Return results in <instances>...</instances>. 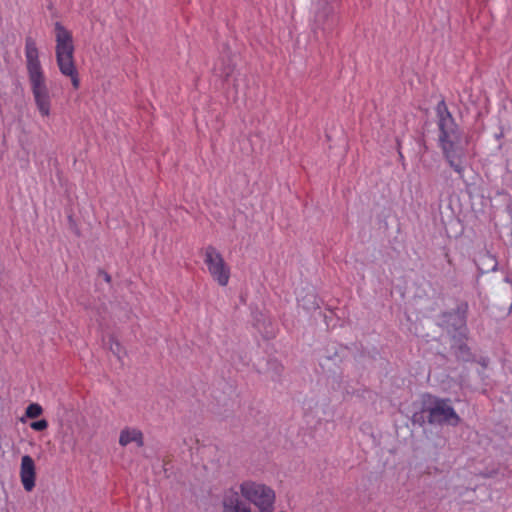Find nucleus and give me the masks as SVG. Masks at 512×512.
Instances as JSON below:
<instances>
[{"label":"nucleus","instance_id":"nucleus-1","mask_svg":"<svg viewBox=\"0 0 512 512\" xmlns=\"http://www.w3.org/2000/svg\"><path fill=\"white\" fill-rule=\"evenodd\" d=\"M24 54L28 82L36 108L41 116L47 117L51 113L52 96L39 59V50L36 41L31 36L25 39Z\"/></svg>","mask_w":512,"mask_h":512},{"label":"nucleus","instance_id":"nucleus-2","mask_svg":"<svg viewBox=\"0 0 512 512\" xmlns=\"http://www.w3.org/2000/svg\"><path fill=\"white\" fill-rule=\"evenodd\" d=\"M55 56L60 73L70 78L74 89L80 87L79 73L74 61V43L72 33L60 22L54 25Z\"/></svg>","mask_w":512,"mask_h":512},{"label":"nucleus","instance_id":"nucleus-3","mask_svg":"<svg viewBox=\"0 0 512 512\" xmlns=\"http://www.w3.org/2000/svg\"><path fill=\"white\" fill-rule=\"evenodd\" d=\"M462 130H441L439 141L445 159L450 167L463 178L465 171L467 137L463 136Z\"/></svg>","mask_w":512,"mask_h":512},{"label":"nucleus","instance_id":"nucleus-4","mask_svg":"<svg viewBox=\"0 0 512 512\" xmlns=\"http://www.w3.org/2000/svg\"><path fill=\"white\" fill-rule=\"evenodd\" d=\"M241 496L253 504L258 512H273L276 494L268 485L254 480H244L239 485Z\"/></svg>","mask_w":512,"mask_h":512},{"label":"nucleus","instance_id":"nucleus-5","mask_svg":"<svg viewBox=\"0 0 512 512\" xmlns=\"http://www.w3.org/2000/svg\"><path fill=\"white\" fill-rule=\"evenodd\" d=\"M203 261L211 278L219 286H227L231 277V267L221 252L216 247L208 245L203 250Z\"/></svg>","mask_w":512,"mask_h":512},{"label":"nucleus","instance_id":"nucleus-6","mask_svg":"<svg viewBox=\"0 0 512 512\" xmlns=\"http://www.w3.org/2000/svg\"><path fill=\"white\" fill-rule=\"evenodd\" d=\"M215 75L220 78L227 88L232 87L235 94L243 92L247 86V77L235 68L232 58L220 59L214 68Z\"/></svg>","mask_w":512,"mask_h":512},{"label":"nucleus","instance_id":"nucleus-7","mask_svg":"<svg viewBox=\"0 0 512 512\" xmlns=\"http://www.w3.org/2000/svg\"><path fill=\"white\" fill-rule=\"evenodd\" d=\"M428 420L430 423L457 425L460 418L450 405L449 400L436 399L433 406L428 409Z\"/></svg>","mask_w":512,"mask_h":512},{"label":"nucleus","instance_id":"nucleus-8","mask_svg":"<svg viewBox=\"0 0 512 512\" xmlns=\"http://www.w3.org/2000/svg\"><path fill=\"white\" fill-rule=\"evenodd\" d=\"M221 508V512H252L250 504L243 501L239 492L234 488L224 491Z\"/></svg>","mask_w":512,"mask_h":512},{"label":"nucleus","instance_id":"nucleus-9","mask_svg":"<svg viewBox=\"0 0 512 512\" xmlns=\"http://www.w3.org/2000/svg\"><path fill=\"white\" fill-rule=\"evenodd\" d=\"M20 479L25 491L30 492L35 487L36 469L31 456L24 455L21 459Z\"/></svg>","mask_w":512,"mask_h":512},{"label":"nucleus","instance_id":"nucleus-10","mask_svg":"<svg viewBox=\"0 0 512 512\" xmlns=\"http://www.w3.org/2000/svg\"><path fill=\"white\" fill-rule=\"evenodd\" d=\"M434 114L438 128H453L458 125L444 99L438 101L434 108Z\"/></svg>","mask_w":512,"mask_h":512},{"label":"nucleus","instance_id":"nucleus-11","mask_svg":"<svg viewBox=\"0 0 512 512\" xmlns=\"http://www.w3.org/2000/svg\"><path fill=\"white\" fill-rule=\"evenodd\" d=\"M131 443H135L138 447L144 445V435L138 428L125 427L119 435V444L125 447Z\"/></svg>","mask_w":512,"mask_h":512},{"label":"nucleus","instance_id":"nucleus-12","mask_svg":"<svg viewBox=\"0 0 512 512\" xmlns=\"http://www.w3.org/2000/svg\"><path fill=\"white\" fill-rule=\"evenodd\" d=\"M43 413V409L41 405L38 403H31L27 406L25 410V415L27 418L34 419L39 417Z\"/></svg>","mask_w":512,"mask_h":512},{"label":"nucleus","instance_id":"nucleus-13","mask_svg":"<svg viewBox=\"0 0 512 512\" xmlns=\"http://www.w3.org/2000/svg\"><path fill=\"white\" fill-rule=\"evenodd\" d=\"M110 350L111 352L118 357V359L122 358V355L124 353V349L122 345L115 339L110 340Z\"/></svg>","mask_w":512,"mask_h":512},{"label":"nucleus","instance_id":"nucleus-14","mask_svg":"<svg viewBox=\"0 0 512 512\" xmlns=\"http://www.w3.org/2000/svg\"><path fill=\"white\" fill-rule=\"evenodd\" d=\"M30 427H31V429H33L35 431H43V430L47 429L48 422L45 419H41V420L32 422L30 424Z\"/></svg>","mask_w":512,"mask_h":512},{"label":"nucleus","instance_id":"nucleus-15","mask_svg":"<svg viewBox=\"0 0 512 512\" xmlns=\"http://www.w3.org/2000/svg\"><path fill=\"white\" fill-rule=\"evenodd\" d=\"M328 2L329 0H312V3L317 7H321L324 4H327Z\"/></svg>","mask_w":512,"mask_h":512},{"label":"nucleus","instance_id":"nucleus-16","mask_svg":"<svg viewBox=\"0 0 512 512\" xmlns=\"http://www.w3.org/2000/svg\"><path fill=\"white\" fill-rule=\"evenodd\" d=\"M95 321H96L100 326H102L103 321H104V316L99 312L98 317H95Z\"/></svg>","mask_w":512,"mask_h":512},{"label":"nucleus","instance_id":"nucleus-17","mask_svg":"<svg viewBox=\"0 0 512 512\" xmlns=\"http://www.w3.org/2000/svg\"><path fill=\"white\" fill-rule=\"evenodd\" d=\"M491 260L493 262L492 270H495V268H496V261L494 259H491Z\"/></svg>","mask_w":512,"mask_h":512},{"label":"nucleus","instance_id":"nucleus-18","mask_svg":"<svg viewBox=\"0 0 512 512\" xmlns=\"http://www.w3.org/2000/svg\"><path fill=\"white\" fill-rule=\"evenodd\" d=\"M76 446V440H73L72 441V448H74Z\"/></svg>","mask_w":512,"mask_h":512}]
</instances>
